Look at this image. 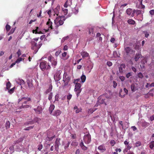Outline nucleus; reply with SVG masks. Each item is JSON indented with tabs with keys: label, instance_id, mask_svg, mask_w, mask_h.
Returning a JSON list of instances; mask_svg holds the SVG:
<instances>
[{
	"label": "nucleus",
	"instance_id": "obj_43",
	"mask_svg": "<svg viewBox=\"0 0 154 154\" xmlns=\"http://www.w3.org/2000/svg\"><path fill=\"white\" fill-rule=\"evenodd\" d=\"M63 11L64 13V15H66L68 13V10L67 9H65L63 10Z\"/></svg>",
	"mask_w": 154,
	"mask_h": 154
},
{
	"label": "nucleus",
	"instance_id": "obj_39",
	"mask_svg": "<svg viewBox=\"0 0 154 154\" xmlns=\"http://www.w3.org/2000/svg\"><path fill=\"white\" fill-rule=\"evenodd\" d=\"M141 143L140 141L137 142L135 144V145L136 147H138L140 146L141 145Z\"/></svg>",
	"mask_w": 154,
	"mask_h": 154
},
{
	"label": "nucleus",
	"instance_id": "obj_59",
	"mask_svg": "<svg viewBox=\"0 0 154 154\" xmlns=\"http://www.w3.org/2000/svg\"><path fill=\"white\" fill-rule=\"evenodd\" d=\"M31 49L32 50H35V53H36V47L35 46H31Z\"/></svg>",
	"mask_w": 154,
	"mask_h": 154
},
{
	"label": "nucleus",
	"instance_id": "obj_29",
	"mask_svg": "<svg viewBox=\"0 0 154 154\" xmlns=\"http://www.w3.org/2000/svg\"><path fill=\"white\" fill-rule=\"evenodd\" d=\"M140 57V55L139 54H136L134 57L135 61H137Z\"/></svg>",
	"mask_w": 154,
	"mask_h": 154
},
{
	"label": "nucleus",
	"instance_id": "obj_17",
	"mask_svg": "<svg viewBox=\"0 0 154 154\" xmlns=\"http://www.w3.org/2000/svg\"><path fill=\"white\" fill-rule=\"evenodd\" d=\"M125 67V65L124 64H121L119 68V71L120 72L122 73L123 72V69Z\"/></svg>",
	"mask_w": 154,
	"mask_h": 154
},
{
	"label": "nucleus",
	"instance_id": "obj_38",
	"mask_svg": "<svg viewBox=\"0 0 154 154\" xmlns=\"http://www.w3.org/2000/svg\"><path fill=\"white\" fill-rule=\"evenodd\" d=\"M42 45V43H40L38 45H37V49H36V52H37L38 51V50L39 49Z\"/></svg>",
	"mask_w": 154,
	"mask_h": 154
},
{
	"label": "nucleus",
	"instance_id": "obj_15",
	"mask_svg": "<svg viewBox=\"0 0 154 154\" xmlns=\"http://www.w3.org/2000/svg\"><path fill=\"white\" fill-rule=\"evenodd\" d=\"M46 24L48 26L49 28H50L51 29H53L52 26V22L51 20V19L49 18L48 19V21L46 23Z\"/></svg>",
	"mask_w": 154,
	"mask_h": 154
},
{
	"label": "nucleus",
	"instance_id": "obj_62",
	"mask_svg": "<svg viewBox=\"0 0 154 154\" xmlns=\"http://www.w3.org/2000/svg\"><path fill=\"white\" fill-rule=\"evenodd\" d=\"M60 51H57L55 53V55L56 56H58L59 54L60 53Z\"/></svg>",
	"mask_w": 154,
	"mask_h": 154
},
{
	"label": "nucleus",
	"instance_id": "obj_56",
	"mask_svg": "<svg viewBox=\"0 0 154 154\" xmlns=\"http://www.w3.org/2000/svg\"><path fill=\"white\" fill-rule=\"evenodd\" d=\"M149 13L150 14L152 15H154V10H152L150 11L149 12Z\"/></svg>",
	"mask_w": 154,
	"mask_h": 154
},
{
	"label": "nucleus",
	"instance_id": "obj_41",
	"mask_svg": "<svg viewBox=\"0 0 154 154\" xmlns=\"http://www.w3.org/2000/svg\"><path fill=\"white\" fill-rule=\"evenodd\" d=\"M22 60V58L21 57L17 59L16 61L15 62L16 63H18L20 62Z\"/></svg>",
	"mask_w": 154,
	"mask_h": 154
},
{
	"label": "nucleus",
	"instance_id": "obj_23",
	"mask_svg": "<svg viewBox=\"0 0 154 154\" xmlns=\"http://www.w3.org/2000/svg\"><path fill=\"white\" fill-rule=\"evenodd\" d=\"M34 110L37 113H40L41 112L42 110V108L41 107H38L37 108H35Z\"/></svg>",
	"mask_w": 154,
	"mask_h": 154
},
{
	"label": "nucleus",
	"instance_id": "obj_55",
	"mask_svg": "<svg viewBox=\"0 0 154 154\" xmlns=\"http://www.w3.org/2000/svg\"><path fill=\"white\" fill-rule=\"evenodd\" d=\"M72 97V95L71 94H69L67 96V98L68 100H70Z\"/></svg>",
	"mask_w": 154,
	"mask_h": 154
},
{
	"label": "nucleus",
	"instance_id": "obj_63",
	"mask_svg": "<svg viewBox=\"0 0 154 154\" xmlns=\"http://www.w3.org/2000/svg\"><path fill=\"white\" fill-rule=\"evenodd\" d=\"M82 149L85 150L87 149V147L85 146L84 145L81 147Z\"/></svg>",
	"mask_w": 154,
	"mask_h": 154
},
{
	"label": "nucleus",
	"instance_id": "obj_5",
	"mask_svg": "<svg viewBox=\"0 0 154 154\" xmlns=\"http://www.w3.org/2000/svg\"><path fill=\"white\" fill-rule=\"evenodd\" d=\"M48 59L51 62L52 66L54 68H55L57 64V59L54 58L51 55L48 56Z\"/></svg>",
	"mask_w": 154,
	"mask_h": 154
},
{
	"label": "nucleus",
	"instance_id": "obj_6",
	"mask_svg": "<svg viewBox=\"0 0 154 154\" xmlns=\"http://www.w3.org/2000/svg\"><path fill=\"white\" fill-rule=\"evenodd\" d=\"M70 80V77L68 75L67 73L65 72L63 76V81L64 83V85L66 86L67 85Z\"/></svg>",
	"mask_w": 154,
	"mask_h": 154
},
{
	"label": "nucleus",
	"instance_id": "obj_36",
	"mask_svg": "<svg viewBox=\"0 0 154 154\" xmlns=\"http://www.w3.org/2000/svg\"><path fill=\"white\" fill-rule=\"evenodd\" d=\"M33 127H34V126H32L28 127H26V128H25L24 129V130H26V131H29V130L33 128Z\"/></svg>",
	"mask_w": 154,
	"mask_h": 154
},
{
	"label": "nucleus",
	"instance_id": "obj_49",
	"mask_svg": "<svg viewBox=\"0 0 154 154\" xmlns=\"http://www.w3.org/2000/svg\"><path fill=\"white\" fill-rule=\"evenodd\" d=\"M110 143L112 146H113L115 144V141L114 140H112L110 142Z\"/></svg>",
	"mask_w": 154,
	"mask_h": 154
},
{
	"label": "nucleus",
	"instance_id": "obj_20",
	"mask_svg": "<svg viewBox=\"0 0 154 154\" xmlns=\"http://www.w3.org/2000/svg\"><path fill=\"white\" fill-rule=\"evenodd\" d=\"M94 27H92L91 29H89V33L92 36L95 35V33L93 31Z\"/></svg>",
	"mask_w": 154,
	"mask_h": 154
},
{
	"label": "nucleus",
	"instance_id": "obj_18",
	"mask_svg": "<svg viewBox=\"0 0 154 154\" xmlns=\"http://www.w3.org/2000/svg\"><path fill=\"white\" fill-rule=\"evenodd\" d=\"M55 108V106L53 104H51L50 105V106L49 108V112L50 114H52V113L54 109Z\"/></svg>",
	"mask_w": 154,
	"mask_h": 154
},
{
	"label": "nucleus",
	"instance_id": "obj_61",
	"mask_svg": "<svg viewBox=\"0 0 154 154\" xmlns=\"http://www.w3.org/2000/svg\"><path fill=\"white\" fill-rule=\"evenodd\" d=\"M119 79L122 81H123L125 80V77L123 76H120Z\"/></svg>",
	"mask_w": 154,
	"mask_h": 154
},
{
	"label": "nucleus",
	"instance_id": "obj_10",
	"mask_svg": "<svg viewBox=\"0 0 154 154\" xmlns=\"http://www.w3.org/2000/svg\"><path fill=\"white\" fill-rule=\"evenodd\" d=\"M60 138H57L56 139L55 143V149L57 151H58V150L59 149V146L60 144Z\"/></svg>",
	"mask_w": 154,
	"mask_h": 154
},
{
	"label": "nucleus",
	"instance_id": "obj_48",
	"mask_svg": "<svg viewBox=\"0 0 154 154\" xmlns=\"http://www.w3.org/2000/svg\"><path fill=\"white\" fill-rule=\"evenodd\" d=\"M53 96L52 93H51L50 94H49L48 96V99L51 100L52 98V97Z\"/></svg>",
	"mask_w": 154,
	"mask_h": 154
},
{
	"label": "nucleus",
	"instance_id": "obj_40",
	"mask_svg": "<svg viewBox=\"0 0 154 154\" xmlns=\"http://www.w3.org/2000/svg\"><path fill=\"white\" fill-rule=\"evenodd\" d=\"M6 29L7 31H8L10 29L11 27L8 24H7L5 26Z\"/></svg>",
	"mask_w": 154,
	"mask_h": 154
},
{
	"label": "nucleus",
	"instance_id": "obj_1",
	"mask_svg": "<svg viewBox=\"0 0 154 154\" xmlns=\"http://www.w3.org/2000/svg\"><path fill=\"white\" fill-rule=\"evenodd\" d=\"M31 101V99L29 97H22L18 99V103L19 105V109H27L31 107L29 102Z\"/></svg>",
	"mask_w": 154,
	"mask_h": 154
},
{
	"label": "nucleus",
	"instance_id": "obj_14",
	"mask_svg": "<svg viewBox=\"0 0 154 154\" xmlns=\"http://www.w3.org/2000/svg\"><path fill=\"white\" fill-rule=\"evenodd\" d=\"M75 91H81V89H80L81 84L80 83H76L75 84Z\"/></svg>",
	"mask_w": 154,
	"mask_h": 154
},
{
	"label": "nucleus",
	"instance_id": "obj_7",
	"mask_svg": "<svg viewBox=\"0 0 154 154\" xmlns=\"http://www.w3.org/2000/svg\"><path fill=\"white\" fill-rule=\"evenodd\" d=\"M124 50L127 55H130L131 54H134L135 53V51L129 47L125 46Z\"/></svg>",
	"mask_w": 154,
	"mask_h": 154
},
{
	"label": "nucleus",
	"instance_id": "obj_9",
	"mask_svg": "<svg viewBox=\"0 0 154 154\" xmlns=\"http://www.w3.org/2000/svg\"><path fill=\"white\" fill-rule=\"evenodd\" d=\"M83 140L85 143H89L91 140L90 135L89 134L85 135L84 137Z\"/></svg>",
	"mask_w": 154,
	"mask_h": 154
},
{
	"label": "nucleus",
	"instance_id": "obj_13",
	"mask_svg": "<svg viewBox=\"0 0 154 154\" xmlns=\"http://www.w3.org/2000/svg\"><path fill=\"white\" fill-rule=\"evenodd\" d=\"M61 113V111L60 110L58 109L54 111L52 115L53 116H60Z\"/></svg>",
	"mask_w": 154,
	"mask_h": 154
},
{
	"label": "nucleus",
	"instance_id": "obj_24",
	"mask_svg": "<svg viewBox=\"0 0 154 154\" xmlns=\"http://www.w3.org/2000/svg\"><path fill=\"white\" fill-rule=\"evenodd\" d=\"M5 127L7 129L9 128L10 126V122L8 120L5 123Z\"/></svg>",
	"mask_w": 154,
	"mask_h": 154
},
{
	"label": "nucleus",
	"instance_id": "obj_46",
	"mask_svg": "<svg viewBox=\"0 0 154 154\" xmlns=\"http://www.w3.org/2000/svg\"><path fill=\"white\" fill-rule=\"evenodd\" d=\"M70 143V142L68 141L66 145L64 146V149H66V148H68L69 146V144Z\"/></svg>",
	"mask_w": 154,
	"mask_h": 154
},
{
	"label": "nucleus",
	"instance_id": "obj_50",
	"mask_svg": "<svg viewBox=\"0 0 154 154\" xmlns=\"http://www.w3.org/2000/svg\"><path fill=\"white\" fill-rule=\"evenodd\" d=\"M82 110V109L81 108H80L79 109H77L75 110V112L77 113H79L80 112H81Z\"/></svg>",
	"mask_w": 154,
	"mask_h": 154
},
{
	"label": "nucleus",
	"instance_id": "obj_64",
	"mask_svg": "<svg viewBox=\"0 0 154 154\" xmlns=\"http://www.w3.org/2000/svg\"><path fill=\"white\" fill-rule=\"evenodd\" d=\"M150 119L151 121L154 120V115H152L150 117Z\"/></svg>",
	"mask_w": 154,
	"mask_h": 154
},
{
	"label": "nucleus",
	"instance_id": "obj_27",
	"mask_svg": "<svg viewBox=\"0 0 154 154\" xmlns=\"http://www.w3.org/2000/svg\"><path fill=\"white\" fill-rule=\"evenodd\" d=\"M40 120L41 119L40 118H38L37 117H35L32 120V121L33 122V124L35 122H37L38 123L39 121H40Z\"/></svg>",
	"mask_w": 154,
	"mask_h": 154
},
{
	"label": "nucleus",
	"instance_id": "obj_42",
	"mask_svg": "<svg viewBox=\"0 0 154 154\" xmlns=\"http://www.w3.org/2000/svg\"><path fill=\"white\" fill-rule=\"evenodd\" d=\"M138 77L141 79L142 78L143 76V74L141 72H139L138 74Z\"/></svg>",
	"mask_w": 154,
	"mask_h": 154
},
{
	"label": "nucleus",
	"instance_id": "obj_60",
	"mask_svg": "<svg viewBox=\"0 0 154 154\" xmlns=\"http://www.w3.org/2000/svg\"><path fill=\"white\" fill-rule=\"evenodd\" d=\"M67 52H64L62 54V56L63 57H64L66 56L67 54Z\"/></svg>",
	"mask_w": 154,
	"mask_h": 154
},
{
	"label": "nucleus",
	"instance_id": "obj_54",
	"mask_svg": "<svg viewBox=\"0 0 154 154\" xmlns=\"http://www.w3.org/2000/svg\"><path fill=\"white\" fill-rule=\"evenodd\" d=\"M144 32L145 34V37L146 38L148 37L149 35V34L148 32L147 31H145Z\"/></svg>",
	"mask_w": 154,
	"mask_h": 154
},
{
	"label": "nucleus",
	"instance_id": "obj_28",
	"mask_svg": "<svg viewBox=\"0 0 154 154\" xmlns=\"http://www.w3.org/2000/svg\"><path fill=\"white\" fill-rule=\"evenodd\" d=\"M78 145V143L75 141H73L71 143V145L74 147L77 146Z\"/></svg>",
	"mask_w": 154,
	"mask_h": 154
},
{
	"label": "nucleus",
	"instance_id": "obj_22",
	"mask_svg": "<svg viewBox=\"0 0 154 154\" xmlns=\"http://www.w3.org/2000/svg\"><path fill=\"white\" fill-rule=\"evenodd\" d=\"M101 34L99 33H97V39L98 40L99 42H101L102 37L101 36Z\"/></svg>",
	"mask_w": 154,
	"mask_h": 154
},
{
	"label": "nucleus",
	"instance_id": "obj_44",
	"mask_svg": "<svg viewBox=\"0 0 154 154\" xmlns=\"http://www.w3.org/2000/svg\"><path fill=\"white\" fill-rule=\"evenodd\" d=\"M33 122L32 121V120L30 121H29L28 122H25L24 123L25 125H29V124H33Z\"/></svg>",
	"mask_w": 154,
	"mask_h": 154
},
{
	"label": "nucleus",
	"instance_id": "obj_26",
	"mask_svg": "<svg viewBox=\"0 0 154 154\" xmlns=\"http://www.w3.org/2000/svg\"><path fill=\"white\" fill-rule=\"evenodd\" d=\"M27 84L29 87L30 88H33V86L32 82L30 81H29L27 82Z\"/></svg>",
	"mask_w": 154,
	"mask_h": 154
},
{
	"label": "nucleus",
	"instance_id": "obj_31",
	"mask_svg": "<svg viewBox=\"0 0 154 154\" xmlns=\"http://www.w3.org/2000/svg\"><path fill=\"white\" fill-rule=\"evenodd\" d=\"M126 12L128 15H130L131 14L132 12V10L130 8H128L126 10Z\"/></svg>",
	"mask_w": 154,
	"mask_h": 154
},
{
	"label": "nucleus",
	"instance_id": "obj_57",
	"mask_svg": "<svg viewBox=\"0 0 154 154\" xmlns=\"http://www.w3.org/2000/svg\"><path fill=\"white\" fill-rule=\"evenodd\" d=\"M124 91L125 94L123 95H125V96L126 94H127L128 93V90L126 88H124Z\"/></svg>",
	"mask_w": 154,
	"mask_h": 154
},
{
	"label": "nucleus",
	"instance_id": "obj_25",
	"mask_svg": "<svg viewBox=\"0 0 154 154\" xmlns=\"http://www.w3.org/2000/svg\"><path fill=\"white\" fill-rule=\"evenodd\" d=\"M55 137V135L51 137H49L47 136L46 138V141L47 142V141H50L52 140Z\"/></svg>",
	"mask_w": 154,
	"mask_h": 154
},
{
	"label": "nucleus",
	"instance_id": "obj_35",
	"mask_svg": "<svg viewBox=\"0 0 154 154\" xmlns=\"http://www.w3.org/2000/svg\"><path fill=\"white\" fill-rule=\"evenodd\" d=\"M31 44L32 46H35L36 47V49H37V45L35 42L32 41L31 42Z\"/></svg>",
	"mask_w": 154,
	"mask_h": 154
},
{
	"label": "nucleus",
	"instance_id": "obj_33",
	"mask_svg": "<svg viewBox=\"0 0 154 154\" xmlns=\"http://www.w3.org/2000/svg\"><path fill=\"white\" fill-rule=\"evenodd\" d=\"M96 109L95 108L90 109H89L88 113V114H91L93 113Z\"/></svg>",
	"mask_w": 154,
	"mask_h": 154
},
{
	"label": "nucleus",
	"instance_id": "obj_3",
	"mask_svg": "<svg viewBox=\"0 0 154 154\" xmlns=\"http://www.w3.org/2000/svg\"><path fill=\"white\" fill-rule=\"evenodd\" d=\"M39 66L41 69L42 71H44L45 70H49L51 69V66L49 63H47L46 61L41 62Z\"/></svg>",
	"mask_w": 154,
	"mask_h": 154
},
{
	"label": "nucleus",
	"instance_id": "obj_34",
	"mask_svg": "<svg viewBox=\"0 0 154 154\" xmlns=\"http://www.w3.org/2000/svg\"><path fill=\"white\" fill-rule=\"evenodd\" d=\"M11 83L9 82H8L6 84V88L7 89L9 90V89L11 86Z\"/></svg>",
	"mask_w": 154,
	"mask_h": 154
},
{
	"label": "nucleus",
	"instance_id": "obj_52",
	"mask_svg": "<svg viewBox=\"0 0 154 154\" xmlns=\"http://www.w3.org/2000/svg\"><path fill=\"white\" fill-rule=\"evenodd\" d=\"M15 88L14 87L13 88L11 89H10L8 92H9L10 93V94H12L13 93V91H14V89Z\"/></svg>",
	"mask_w": 154,
	"mask_h": 154
},
{
	"label": "nucleus",
	"instance_id": "obj_11",
	"mask_svg": "<svg viewBox=\"0 0 154 154\" xmlns=\"http://www.w3.org/2000/svg\"><path fill=\"white\" fill-rule=\"evenodd\" d=\"M131 90L132 92H134L138 89V85L136 84H132L131 85Z\"/></svg>",
	"mask_w": 154,
	"mask_h": 154
},
{
	"label": "nucleus",
	"instance_id": "obj_30",
	"mask_svg": "<svg viewBox=\"0 0 154 154\" xmlns=\"http://www.w3.org/2000/svg\"><path fill=\"white\" fill-rule=\"evenodd\" d=\"M128 23L130 24L134 25L135 23V22L134 20L132 19H129L128 21Z\"/></svg>",
	"mask_w": 154,
	"mask_h": 154
},
{
	"label": "nucleus",
	"instance_id": "obj_8",
	"mask_svg": "<svg viewBox=\"0 0 154 154\" xmlns=\"http://www.w3.org/2000/svg\"><path fill=\"white\" fill-rule=\"evenodd\" d=\"M62 71L60 70H57L54 75V79L56 81H59L61 77L60 75Z\"/></svg>",
	"mask_w": 154,
	"mask_h": 154
},
{
	"label": "nucleus",
	"instance_id": "obj_21",
	"mask_svg": "<svg viewBox=\"0 0 154 154\" xmlns=\"http://www.w3.org/2000/svg\"><path fill=\"white\" fill-rule=\"evenodd\" d=\"M81 55L82 56V57H88L89 54L86 52L85 51H82L81 53Z\"/></svg>",
	"mask_w": 154,
	"mask_h": 154
},
{
	"label": "nucleus",
	"instance_id": "obj_2",
	"mask_svg": "<svg viewBox=\"0 0 154 154\" xmlns=\"http://www.w3.org/2000/svg\"><path fill=\"white\" fill-rule=\"evenodd\" d=\"M65 16H60L57 17L54 20V23L56 25L55 28V29H57L58 27L62 25L64 23V21L65 20Z\"/></svg>",
	"mask_w": 154,
	"mask_h": 154
},
{
	"label": "nucleus",
	"instance_id": "obj_19",
	"mask_svg": "<svg viewBox=\"0 0 154 154\" xmlns=\"http://www.w3.org/2000/svg\"><path fill=\"white\" fill-rule=\"evenodd\" d=\"M150 125L149 123L145 121L142 122L141 125L143 127H146L149 126Z\"/></svg>",
	"mask_w": 154,
	"mask_h": 154
},
{
	"label": "nucleus",
	"instance_id": "obj_4",
	"mask_svg": "<svg viewBox=\"0 0 154 154\" xmlns=\"http://www.w3.org/2000/svg\"><path fill=\"white\" fill-rule=\"evenodd\" d=\"M108 99L105 95H102L98 98V103L103 104L105 105H107L106 102L107 101Z\"/></svg>",
	"mask_w": 154,
	"mask_h": 154
},
{
	"label": "nucleus",
	"instance_id": "obj_12",
	"mask_svg": "<svg viewBox=\"0 0 154 154\" xmlns=\"http://www.w3.org/2000/svg\"><path fill=\"white\" fill-rule=\"evenodd\" d=\"M119 124L122 126V128L124 129L128 128L129 126L128 123L126 122L123 124L122 123V122L121 121L119 122Z\"/></svg>",
	"mask_w": 154,
	"mask_h": 154
},
{
	"label": "nucleus",
	"instance_id": "obj_45",
	"mask_svg": "<svg viewBox=\"0 0 154 154\" xmlns=\"http://www.w3.org/2000/svg\"><path fill=\"white\" fill-rule=\"evenodd\" d=\"M43 148V146L41 144H40L39 145H38V150H39V151H40L41 150V149L42 148Z\"/></svg>",
	"mask_w": 154,
	"mask_h": 154
},
{
	"label": "nucleus",
	"instance_id": "obj_47",
	"mask_svg": "<svg viewBox=\"0 0 154 154\" xmlns=\"http://www.w3.org/2000/svg\"><path fill=\"white\" fill-rule=\"evenodd\" d=\"M122 91V89H121L119 90V96L121 97H125V95H122L121 93Z\"/></svg>",
	"mask_w": 154,
	"mask_h": 154
},
{
	"label": "nucleus",
	"instance_id": "obj_16",
	"mask_svg": "<svg viewBox=\"0 0 154 154\" xmlns=\"http://www.w3.org/2000/svg\"><path fill=\"white\" fill-rule=\"evenodd\" d=\"M98 149L101 151V152H103L106 150V148L104 145H101L98 147Z\"/></svg>",
	"mask_w": 154,
	"mask_h": 154
},
{
	"label": "nucleus",
	"instance_id": "obj_53",
	"mask_svg": "<svg viewBox=\"0 0 154 154\" xmlns=\"http://www.w3.org/2000/svg\"><path fill=\"white\" fill-rule=\"evenodd\" d=\"M17 54L18 55V57H19V56L21 54V51L20 49H19L17 53Z\"/></svg>",
	"mask_w": 154,
	"mask_h": 154
},
{
	"label": "nucleus",
	"instance_id": "obj_32",
	"mask_svg": "<svg viewBox=\"0 0 154 154\" xmlns=\"http://www.w3.org/2000/svg\"><path fill=\"white\" fill-rule=\"evenodd\" d=\"M86 79V76L84 75H82L81 77V79L82 82L83 83L85 81Z\"/></svg>",
	"mask_w": 154,
	"mask_h": 154
},
{
	"label": "nucleus",
	"instance_id": "obj_37",
	"mask_svg": "<svg viewBox=\"0 0 154 154\" xmlns=\"http://www.w3.org/2000/svg\"><path fill=\"white\" fill-rule=\"evenodd\" d=\"M150 148L152 149L153 147H154V141H152L149 145Z\"/></svg>",
	"mask_w": 154,
	"mask_h": 154
},
{
	"label": "nucleus",
	"instance_id": "obj_58",
	"mask_svg": "<svg viewBox=\"0 0 154 154\" xmlns=\"http://www.w3.org/2000/svg\"><path fill=\"white\" fill-rule=\"evenodd\" d=\"M113 87L114 88H116V87L117 86V83H116V82L114 81H113Z\"/></svg>",
	"mask_w": 154,
	"mask_h": 154
},
{
	"label": "nucleus",
	"instance_id": "obj_51",
	"mask_svg": "<svg viewBox=\"0 0 154 154\" xmlns=\"http://www.w3.org/2000/svg\"><path fill=\"white\" fill-rule=\"evenodd\" d=\"M106 64L109 66H111L112 65V63L109 61H107Z\"/></svg>",
	"mask_w": 154,
	"mask_h": 154
}]
</instances>
